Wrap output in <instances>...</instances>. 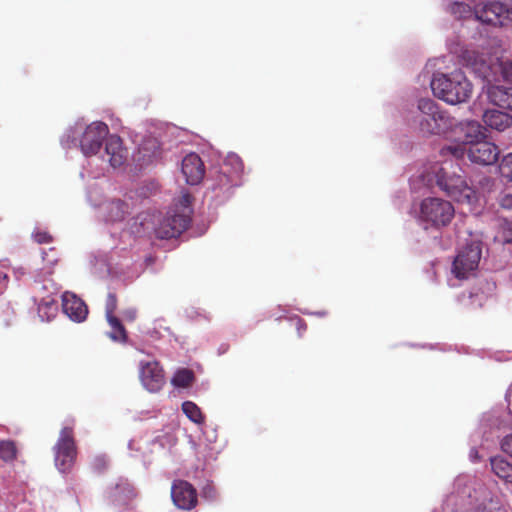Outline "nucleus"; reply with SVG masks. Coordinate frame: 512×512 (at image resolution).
I'll return each mask as SVG.
<instances>
[{
	"label": "nucleus",
	"mask_w": 512,
	"mask_h": 512,
	"mask_svg": "<svg viewBox=\"0 0 512 512\" xmlns=\"http://www.w3.org/2000/svg\"><path fill=\"white\" fill-rule=\"evenodd\" d=\"M438 187L448 197L462 204H473L477 200L476 191L468 185L464 171L459 164L452 161H444L443 166L436 173Z\"/></svg>",
	"instance_id": "obj_1"
},
{
	"label": "nucleus",
	"mask_w": 512,
	"mask_h": 512,
	"mask_svg": "<svg viewBox=\"0 0 512 512\" xmlns=\"http://www.w3.org/2000/svg\"><path fill=\"white\" fill-rule=\"evenodd\" d=\"M430 86L435 97L452 105L466 102L473 90L471 82L461 71L451 74L436 73Z\"/></svg>",
	"instance_id": "obj_2"
},
{
	"label": "nucleus",
	"mask_w": 512,
	"mask_h": 512,
	"mask_svg": "<svg viewBox=\"0 0 512 512\" xmlns=\"http://www.w3.org/2000/svg\"><path fill=\"white\" fill-rule=\"evenodd\" d=\"M440 153L444 157L451 155L455 160L463 159L467 155L472 163L488 166L498 161L500 150L496 144L483 139L472 141L467 147L459 144L448 145L443 147Z\"/></svg>",
	"instance_id": "obj_3"
},
{
	"label": "nucleus",
	"mask_w": 512,
	"mask_h": 512,
	"mask_svg": "<svg viewBox=\"0 0 512 512\" xmlns=\"http://www.w3.org/2000/svg\"><path fill=\"white\" fill-rule=\"evenodd\" d=\"M418 109L421 113L419 127L422 133L438 135L446 132L455 125V119L442 110L439 105L430 98H422L418 101Z\"/></svg>",
	"instance_id": "obj_4"
},
{
	"label": "nucleus",
	"mask_w": 512,
	"mask_h": 512,
	"mask_svg": "<svg viewBox=\"0 0 512 512\" xmlns=\"http://www.w3.org/2000/svg\"><path fill=\"white\" fill-rule=\"evenodd\" d=\"M454 214L453 205L441 198L428 197L422 200L420 204V220L434 228L449 225L454 218Z\"/></svg>",
	"instance_id": "obj_5"
},
{
	"label": "nucleus",
	"mask_w": 512,
	"mask_h": 512,
	"mask_svg": "<svg viewBox=\"0 0 512 512\" xmlns=\"http://www.w3.org/2000/svg\"><path fill=\"white\" fill-rule=\"evenodd\" d=\"M475 18L494 27L512 26V7L500 1L480 3L474 8Z\"/></svg>",
	"instance_id": "obj_6"
},
{
	"label": "nucleus",
	"mask_w": 512,
	"mask_h": 512,
	"mask_svg": "<svg viewBox=\"0 0 512 512\" xmlns=\"http://www.w3.org/2000/svg\"><path fill=\"white\" fill-rule=\"evenodd\" d=\"M72 424H74V420H72ZM54 449L57 468L63 473L68 471L77 455L73 425L65 426L61 429Z\"/></svg>",
	"instance_id": "obj_7"
},
{
	"label": "nucleus",
	"mask_w": 512,
	"mask_h": 512,
	"mask_svg": "<svg viewBox=\"0 0 512 512\" xmlns=\"http://www.w3.org/2000/svg\"><path fill=\"white\" fill-rule=\"evenodd\" d=\"M482 255L480 242L473 241L463 247L454 259L452 271L459 279L467 278L478 268Z\"/></svg>",
	"instance_id": "obj_8"
},
{
	"label": "nucleus",
	"mask_w": 512,
	"mask_h": 512,
	"mask_svg": "<svg viewBox=\"0 0 512 512\" xmlns=\"http://www.w3.org/2000/svg\"><path fill=\"white\" fill-rule=\"evenodd\" d=\"M190 223L189 214L178 213L176 210L169 211L156 226L155 235L159 239L176 238L188 229Z\"/></svg>",
	"instance_id": "obj_9"
},
{
	"label": "nucleus",
	"mask_w": 512,
	"mask_h": 512,
	"mask_svg": "<svg viewBox=\"0 0 512 512\" xmlns=\"http://www.w3.org/2000/svg\"><path fill=\"white\" fill-rule=\"evenodd\" d=\"M108 132V126L104 122L97 121L88 125L80 139V147L84 155L97 154Z\"/></svg>",
	"instance_id": "obj_10"
},
{
	"label": "nucleus",
	"mask_w": 512,
	"mask_h": 512,
	"mask_svg": "<svg viewBox=\"0 0 512 512\" xmlns=\"http://www.w3.org/2000/svg\"><path fill=\"white\" fill-rule=\"evenodd\" d=\"M171 498L174 505L182 510H191L198 502L196 489L185 480H176L173 482Z\"/></svg>",
	"instance_id": "obj_11"
},
{
	"label": "nucleus",
	"mask_w": 512,
	"mask_h": 512,
	"mask_svg": "<svg viewBox=\"0 0 512 512\" xmlns=\"http://www.w3.org/2000/svg\"><path fill=\"white\" fill-rule=\"evenodd\" d=\"M140 380L150 392L159 391L165 383L164 372L157 361L140 363Z\"/></svg>",
	"instance_id": "obj_12"
},
{
	"label": "nucleus",
	"mask_w": 512,
	"mask_h": 512,
	"mask_svg": "<svg viewBox=\"0 0 512 512\" xmlns=\"http://www.w3.org/2000/svg\"><path fill=\"white\" fill-rule=\"evenodd\" d=\"M182 173L188 184L197 185L200 183L205 174V167L201 158L195 153L186 155L182 160Z\"/></svg>",
	"instance_id": "obj_13"
},
{
	"label": "nucleus",
	"mask_w": 512,
	"mask_h": 512,
	"mask_svg": "<svg viewBox=\"0 0 512 512\" xmlns=\"http://www.w3.org/2000/svg\"><path fill=\"white\" fill-rule=\"evenodd\" d=\"M62 308L70 319L77 322L85 320L88 314V308L84 301L70 292H65L62 295Z\"/></svg>",
	"instance_id": "obj_14"
},
{
	"label": "nucleus",
	"mask_w": 512,
	"mask_h": 512,
	"mask_svg": "<svg viewBox=\"0 0 512 512\" xmlns=\"http://www.w3.org/2000/svg\"><path fill=\"white\" fill-rule=\"evenodd\" d=\"M161 155L162 150L159 141L156 138L149 137L140 144L135 159L143 167L159 160Z\"/></svg>",
	"instance_id": "obj_15"
},
{
	"label": "nucleus",
	"mask_w": 512,
	"mask_h": 512,
	"mask_svg": "<svg viewBox=\"0 0 512 512\" xmlns=\"http://www.w3.org/2000/svg\"><path fill=\"white\" fill-rule=\"evenodd\" d=\"M464 59L473 72L480 78L490 81L494 75L493 66L487 61L484 55L475 51H466Z\"/></svg>",
	"instance_id": "obj_16"
},
{
	"label": "nucleus",
	"mask_w": 512,
	"mask_h": 512,
	"mask_svg": "<svg viewBox=\"0 0 512 512\" xmlns=\"http://www.w3.org/2000/svg\"><path fill=\"white\" fill-rule=\"evenodd\" d=\"M105 153L110 165L114 168L123 165L127 159V150L123 147L122 139L117 135H110L107 138Z\"/></svg>",
	"instance_id": "obj_17"
},
{
	"label": "nucleus",
	"mask_w": 512,
	"mask_h": 512,
	"mask_svg": "<svg viewBox=\"0 0 512 512\" xmlns=\"http://www.w3.org/2000/svg\"><path fill=\"white\" fill-rule=\"evenodd\" d=\"M483 122L490 129L503 132L512 126V116L495 109L486 110L483 114Z\"/></svg>",
	"instance_id": "obj_18"
},
{
	"label": "nucleus",
	"mask_w": 512,
	"mask_h": 512,
	"mask_svg": "<svg viewBox=\"0 0 512 512\" xmlns=\"http://www.w3.org/2000/svg\"><path fill=\"white\" fill-rule=\"evenodd\" d=\"M487 96L493 105L512 111V87L490 86L487 90Z\"/></svg>",
	"instance_id": "obj_19"
},
{
	"label": "nucleus",
	"mask_w": 512,
	"mask_h": 512,
	"mask_svg": "<svg viewBox=\"0 0 512 512\" xmlns=\"http://www.w3.org/2000/svg\"><path fill=\"white\" fill-rule=\"evenodd\" d=\"M103 214L106 221L120 222L129 214V205L120 199L108 201L102 206Z\"/></svg>",
	"instance_id": "obj_20"
},
{
	"label": "nucleus",
	"mask_w": 512,
	"mask_h": 512,
	"mask_svg": "<svg viewBox=\"0 0 512 512\" xmlns=\"http://www.w3.org/2000/svg\"><path fill=\"white\" fill-rule=\"evenodd\" d=\"M491 469L496 476L512 483V464L501 456L493 457L490 461Z\"/></svg>",
	"instance_id": "obj_21"
},
{
	"label": "nucleus",
	"mask_w": 512,
	"mask_h": 512,
	"mask_svg": "<svg viewBox=\"0 0 512 512\" xmlns=\"http://www.w3.org/2000/svg\"><path fill=\"white\" fill-rule=\"evenodd\" d=\"M466 142L461 146H469L472 141H481L485 138L484 128L477 121H468L463 128Z\"/></svg>",
	"instance_id": "obj_22"
},
{
	"label": "nucleus",
	"mask_w": 512,
	"mask_h": 512,
	"mask_svg": "<svg viewBox=\"0 0 512 512\" xmlns=\"http://www.w3.org/2000/svg\"><path fill=\"white\" fill-rule=\"evenodd\" d=\"M106 319L111 328L108 333L109 338L115 342L125 343L128 335L121 321L116 316H111Z\"/></svg>",
	"instance_id": "obj_23"
},
{
	"label": "nucleus",
	"mask_w": 512,
	"mask_h": 512,
	"mask_svg": "<svg viewBox=\"0 0 512 512\" xmlns=\"http://www.w3.org/2000/svg\"><path fill=\"white\" fill-rule=\"evenodd\" d=\"M183 413L194 423H204L205 417L201 409L192 401H185L182 403Z\"/></svg>",
	"instance_id": "obj_24"
},
{
	"label": "nucleus",
	"mask_w": 512,
	"mask_h": 512,
	"mask_svg": "<svg viewBox=\"0 0 512 512\" xmlns=\"http://www.w3.org/2000/svg\"><path fill=\"white\" fill-rule=\"evenodd\" d=\"M194 381V373L192 370L183 368L179 369L172 378V384L175 387L187 388Z\"/></svg>",
	"instance_id": "obj_25"
},
{
	"label": "nucleus",
	"mask_w": 512,
	"mask_h": 512,
	"mask_svg": "<svg viewBox=\"0 0 512 512\" xmlns=\"http://www.w3.org/2000/svg\"><path fill=\"white\" fill-rule=\"evenodd\" d=\"M17 447L11 440L0 441V459L5 462H12L16 459Z\"/></svg>",
	"instance_id": "obj_26"
},
{
	"label": "nucleus",
	"mask_w": 512,
	"mask_h": 512,
	"mask_svg": "<svg viewBox=\"0 0 512 512\" xmlns=\"http://www.w3.org/2000/svg\"><path fill=\"white\" fill-rule=\"evenodd\" d=\"M495 68L500 71L505 81L512 82V60L498 59Z\"/></svg>",
	"instance_id": "obj_27"
},
{
	"label": "nucleus",
	"mask_w": 512,
	"mask_h": 512,
	"mask_svg": "<svg viewBox=\"0 0 512 512\" xmlns=\"http://www.w3.org/2000/svg\"><path fill=\"white\" fill-rule=\"evenodd\" d=\"M57 311V304L53 297L43 298L38 304V312L41 317L43 314H54Z\"/></svg>",
	"instance_id": "obj_28"
},
{
	"label": "nucleus",
	"mask_w": 512,
	"mask_h": 512,
	"mask_svg": "<svg viewBox=\"0 0 512 512\" xmlns=\"http://www.w3.org/2000/svg\"><path fill=\"white\" fill-rule=\"evenodd\" d=\"M452 13L459 19H465L474 15V10L465 3L456 2L452 5Z\"/></svg>",
	"instance_id": "obj_29"
},
{
	"label": "nucleus",
	"mask_w": 512,
	"mask_h": 512,
	"mask_svg": "<svg viewBox=\"0 0 512 512\" xmlns=\"http://www.w3.org/2000/svg\"><path fill=\"white\" fill-rule=\"evenodd\" d=\"M499 170L503 177L512 180V153H508L502 158Z\"/></svg>",
	"instance_id": "obj_30"
},
{
	"label": "nucleus",
	"mask_w": 512,
	"mask_h": 512,
	"mask_svg": "<svg viewBox=\"0 0 512 512\" xmlns=\"http://www.w3.org/2000/svg\"><path fill=\"white\" fill-rule=\"evenodd\" d=\"M118 298L113 292H109L105 301V315L106 318L115 316L114 313L117 310Z\"/></svg>",
	"instance_id": "obj_31"
},
{
	"label": "nucleus",
	"mask_w": 512,
	"mask_h": 512,
	"mask_svg": "<svg viewBox=\"0 0 512 512\" xmlns=\"http://www.w3.org/2000/svg\"><path fill=\"white\" fill-rule=\"evenodd\" d=\"M32 238L38 244H48L53 241V237L49 232L40 229L33 231Z\"/></svg>",
	"instance_id": "obj_32"
},
{
	"label": "nucleus",
	"mask_w": 512,
	"mask_h": 512,
	"mask_svg": "<svg viewBox=\"0 0 512 512\" xmlns=\"http://www.w3.org/2000/svg\"><path fill=\"white\" fill-rule=\"evenodd\" d=\"M500 236L504 243H512V221H504L501 225Z\"/></svg>",
	"instance_id": "obj_33"
},
{
	"label": "nucleus",
	"mask_w": 512,
	"mask_h": 512,
	"mask_svg": "<svg viewBox=\"0 0 512 512\" xmlns=\"http://www.w3.org/2000/svg\"><path fill=\"white\" fill-rule=\"evenodd\" d=\"M498 205L504 210H512V193L502 192L498 197Z\"/></svg>",
	"instance_id": "obj_34"
},
{
	"label": "nucleus",
	"mask_w": 512,
	"mask_h": 512,
	"mask_svg": "<svg viewBox=\"0 0 512 512\" xmlns=\"http://www.w3.org/2000/svg\"><path fill=\"white\" fill-rule=\"evenodd\" d=\"M192 202V196L189 193H184L179 199L180 206L182 207V211L180 213H187L191 217L192 210L190 209V205Z\"/></svg>",
	"instance_id": "obj_35"
},
{
	"label": "nucleus",
	"mask_w": 512,
	"mask_h": 512,
	"mask_svg": "<svg viewBox=\"0 0 512 512\" xmlns=\"http://www.w3.org/2000/svg\"><path fill=\"white\" fill-rule=\"evenodd\" d=\"M501 449L504 453L512 457V434H509L502 439Z\"/></svg>",
	"instance_id": "obj_36"
},
{
	"label": "nucleus",
	"mask_w": 512,
	"mask_h": 512,
	"mask_svg": "<svg viewBox=\"0 0 512 512\" xmlns=\"http://www.w3.org/2000/svg\"><path fill=\"white\" fill-rule=\"evenodd\" d=\"M495 180L489 176H483L479 180V186L485 191H491L494 188Z\"/></svg>",
	"instance_id": "obj_37"
},
{
	"label": "nucleus",
	"mask_w": 512,
	"mask_h": 512,
	"mask_svg": "<svg viewBox=\"0 0 512 512\" xmlns=\"http://www.w3.org/2000/svg\"><path fill=\"white\" fill-rule=\"evenodd\" d=\"M507 408L509 413L512 415V386L508 389L506 394Z\"/></svg>",
	"instance_id": "obj_38"
},
{
	"label": "nucleus",
	"mask_w": 512,
	"mask_h": 512,
	"mask_svg": "<svg viewBox=\"0 0 512 512\" xmlns=\"http://www.w3.org/2000/svg\"><path fill=\"white\" fill-rule=\"evenodd\" d=\"M124 317L128 321H134L136 318V311L133 309L124 312Z\"/></svg>",
	"instance_id": "obj_39"
},
{
	"label": "nucleus",
	"mask_w": 512,
	"mask_h": 512,
	"mask_svg": "<svg viewBox=\"0 0 512 512\" xmlns=\"http://www.w3.org/2000/svg\"><path fill=\"white\" fill-rule=\"evenodd\" d=\"M470 298H474V299H475V301H477V302H478V306H479V307H481V306H482V302H481L482 297H479L478 295H470Z\"/></svg>",
	"instance_id": "obj_40"
},
{
	"label": "nucleus",
	"mask_w": 512,
	"mask_h": 512,
	"mask_svg": "<svg viewBox=\"0 0 512 512\" xmlns=\"http://www.w3.org/2000/svg\"><path fill=\"white\" fill-rule=\"evenodd\" d=\"M297 323H298L299 326H301V327L303 326V328L306 329V324H305V322L302 319L299 318Z\"/></svg>",
	"instance_id": "obj_41"
},
{
	"label": "nucleus",
	"mask_w": 512,
	"mask_h": 512,
	"mask_svg": "<svg viewBox=\"0 0 512 512\" xmlns=\"http://www.w3.org/2000/svg\"><path fill=\"white\" fill-rule=\"evenodd\" d=\"M43 259H45L46 252H42Z\"/></svg>",
	"instance_id": "obj_42"
}]
</instances>
